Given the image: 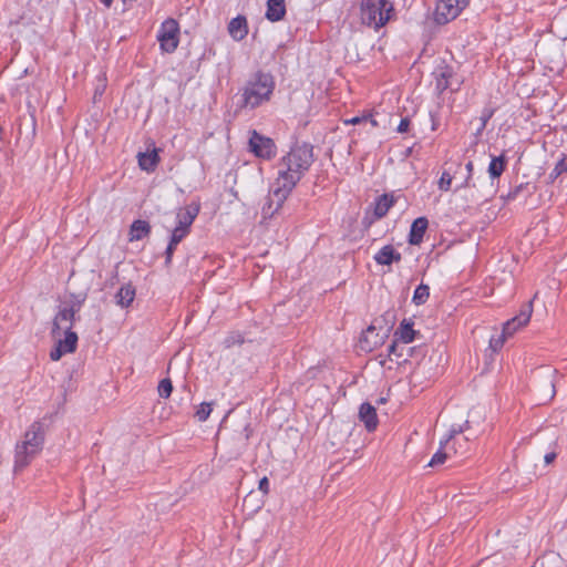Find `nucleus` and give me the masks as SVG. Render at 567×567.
Returning a JSON list of instances; mask_svg holds the SVG:
<instances>
[{
  "label": "nucleus",
  "mask_w": 567,
  "mask_h": 567,
  "mask_svg": "<svg viewBox=\"0 0 567 567\" xmlns=\"http://www.w3.org/2000/svg\"><path fill=\"white\" fill-rule=\"evenodd\" d=\"M313 162L312 147L308 144L293 146L278 163L276 184L284 193L292 192Z\"/></svg>",
  "instance_id": "nucleus-1"
},
{
  "label": "nucleus",
  "mask_w": 567,
  "mask_h": 567,
  "mask_svg": "<svg viewBox=\"0 0 567 567\" xmlns=\"http://www.w3.org/2000/svg\"><path fill=\"white\" fill-rule=\"evenodd\" d=\"M44 430L41 422H33L16 446L14 471H22L41 452Z\"/></svg>",
  "instance_id": "nucleus-2"
},
{
  "label": "nucleus",
  "mask_w": 567,
  "mask_h": 567,
  "mask_svg": "<svg viewBox=\"0 0 567 567\" xmlns=\"http://www.w3.org/2000/svg\"><path fill=\"white\" fill-rule=\"evenodd\" d=\"M275 89L274 78L268 73L258 72L249 80L244 89L245 106L255 109L269 101Z\"/></svg>",
  "instance_id": "nucleus-3"
},
{
  "label": "nucleus",
  "mask_w": 567,
  "mask_h": 567,
  "mask_svg": "<svg viewBox=\"0 0 567 567\" xmlns=\"http://www.w3.org/2000/svg\"><path fill=\"white\" fill-rule=\"evenodd\" d=\"M393 13L394 8L389 0H362L360 3L361 23L374 30L384 27Z\"/></svg>",
  "instance_id": "nucleus-4"
},
{
  "label": "nucleus",
  "mask_w": 567,
  "mask_h": 567,
  "mask_svg": "<svg viewBox=\"0 0 567 567\" xmlns=\"http://www.w3.org/2000/svg\"><path fill=\"white\" fill-rule=\"evenodd\" d=\"M81 301H65L59 307V311L56 312L53 319V338H58L59 336H61L62 331L72 330L75 320V315L81 310Z\"/></svg>",
  "instance_id": "nucleus-5"
},
{
  "label": "nucleus",
  "mask_w": 567,
  "mask_h": 567,
  "mask_svg": "<svg viewBox=\"0 0 567 567\" xmlns=\"http://www.w3.org/2000/svg\"><path fill=\"white\" fill-rule=\"evenodd\" d=\"M157 40L162 51L172 53L179 43V25L175 19H166L159 27Z\"/></svg>",
  "instance_id": "nucleus-6"
},
{
  "label": "nucleus",
  "mask_w": 567,
  "mask_h": 567,
  "mask_svg": "<svg viewBox=\"0 0 567 567\" xmlns=\"http://www.w3.org/2000/svg\"><path fill=\"white\" fill-rule=\"evenodd\" d=\"M248 145L249 151L256 157L269 161L276 156L277 147L275 142L255 130L250 132Z\"/></svg>",
  "instance_id": "nucleus-7"
},
{
  "label": "nucleus",
  "mask_w": 567,
  "mask_h": 567,
  "mask_svg": "<svg viewBox=\"0 0 567 567\" xmlns=\"http://www.w3.org/2000/svg\"><path fill=\"white\" fill-rule=\"evenodd\" d=\"M470 0H439L435 8V20L440 24L447 23L460 16L468 6Z\"/></svg>",
  "instance_id": "nucleus-8"
},
{
  "label": "nucleus",
  "mask_w": 567,
  "mask_h": 567,
  "mask_svg": "<svg viewBox=\"0 0 567 567\" xmlns=\"http://www.w3.org/2000/svg\"><path fill=\"white\" fill-rule=\"evenodd\" d=\"M291 192L284 193L282 186L274 184V187L261 209L262 219H270L277 214Z\"/></svg>",
  "instance_id": "nucleus-9"
},
{
  "label": "nucleus",
  "mask_w": 567,
  "mask_h": 567,
  "mask_svg": "<svg viewBox=\"0 0 567 567\" xmlns=\"http://www.w3.org/2000/svg\"><path fill=\"white\" fill-rule=\"evenodd\" d=\"M63 338L60 336L56 339V346L50 352V359L52 361H59L64 354L73 353L78 346V334L72 330L62 331Z\"/></svg>",
  "instance_id": "nucleus-10"
},
{
  "label": "nucleus",
  "mask_w": 567,
  "mask_h": 567,
  "mask_svg": "<svg viewBox=\"0 0 567 567\" xmlns=\"http://www.w3.org/2000/svg\"><path fill=\"white\" fill-rule=\"evenodd\" d=\"M532 312H533L532 302L524 305L517 316L507 320L504 323V326H503L504 333H507L512 337L518 329H520L522 327L526 326L529 322Z\"/></svg>",
  "instance_id": "nucleus-11"
},
{
  "label": "nucleus",
  "mask_w": 567,
  "mask_h": 567,
  "mask_svg": "<svg viewBox=\"0 0 567 567\" xmlns=\"http://www.w3.org/2000/svg\"><path fill=\"white\" fill-rule=\"evenodd\" d=\"M200 212L199 202H193L176 210V226L190 230V226Z\"/></svg>",
  "instance_id": "nucleus-12"
},
{
  "label": "nucleus",
  "mask_w": 567,
  "mask_h": 567,
  "mask_svg": "<svg viewBox=\"0 0 567 567\" xmlns=\"http://www.w3.org/2000/svg\"><path fill=\"white\" fill-rule=\"evenodd\" d=\"M436 79V89L441 92L452 89L453 91H457L461 86V82L456 81L455 86L453 83V71L449 66H440L434 72Z\"/></svg>",
  "instance_id": "nucleus-13"
},
{
  "label": "nucleus",
  "mask_w": 567,
  "mask_h": 567,
  "mask_svg": "<svg viewBox=\"0 0 567 567\" xmlns=\"http://www.w3.org/2000/svg\"><path fill=\"white\" fill-rule=\"evenodd\" d=\"M373 259L378 265L390 266L401 261L402 256L392 245H385L374 255Z\"/></svg>",
  "instance_id": "nucleus-14"
},
{
  "label": "nucleus",
  "mask_w": 567,
  "mask_h": 567,
  "mask_svg": "<svg viewBox=\"0 0 567 567\" xmlns=\"http://www.w3.org/2000/svg\"><path fill=\"white\" fill-rule=\"evenodd\" d=\"M228 33L235 41L244 40L248 34V23L244 16H237L228 23Z\"/></svg>",
  "instance_id": "nucleus-15"
},
{
  "label": "nucleus",
  "mask_w": 567,
  "mask_h": 567,
  "mask_svg": "<svg viewBox=\"0 0 567 567\" xmlns=\"http://www.w3.org/2000/svg\"><path fill=\"white\" fill-rule=\"evenodd\" d=\"M429 227V220L426 217L416 218L410 229L409 244L419 246L423 241V237Z\"/></svg>",
  "instance_id": "nucleus-16"
},
{
  "label": "nucleus",
  "mask_w": 567,
  "mask_h": 567,
  "mask_svg": "<svg viewBox=\"0 0 567 567\" xmlns=\"http://www.w3.org/2000/svg\"><path fill=\"white\" fill-rule=\"evenodd\" d=\"M359 417L364 423L365 429L372 432L378 426V415L374 406L370 403H362L359 410Z\"/></svg>",
  "instance_id": "nucleus-17"
},
{
  "label": "nucleus",
  "mask_w": 567,
  "mask_h": 567,
  "mask_svg": "<svg viewBox=\"0 0 567 567\" xmlns=\"http://www.w3.org/2000/svg\"><path fill=\"white\" fill-rule=\"evenodd\" d=\"M286 14V2L285 0H268L266 18L271 22L280 21Z\"/></svg>",
  "instance_id": "nucleus-18"
},
{
  "label": "nucleus",
  "mask_w": 567,
  "mask_h": 567,
  "mask_svg": "<svg viewBox=\"0 0 567 567\" xmlns=\"http://www.w3.org/2000/svg\"><path fill=\"white\" fill-rule=\"evenodd\" d=\"M159 163L158 150L153 148L151 152L138 154V166L145 172H154Z\"/></svg>",
  "instance_id": "nucleus-19"
},
{
  "label": "nucleus",
  "mask_w": 567,
  "mask_h": 567,
  "mask_svg": "<svg viewBox=\"0 0 567 567\" xmlns=\"http://www.w3.org/2000/svg\"><path fill=\"white\" fill-rule=\"evenodd\" d=\"M395 199L392 195L383 194L375 199L373 214L375 218H383L393 207Z\"/></svg>",
  "instance_id": "nucleus-20"
},
{
  "label": "nucleus",
  "mask_w": 567,
  "mask_h": 567,
  "mask_svg": "<svg viewBox=\"0 0 567 567\" xmlns=\"http://www.w3.org/2000/svg\"><path fill=\"white\" fill-rule=\"evenodd\" d=\"M151 234V225L146 220H134L130 228V241L141 240Z\"/></svg>",
  "instance_id": "nucleus-21"
},
{
  "label": "nucleus",
  "mask_w": 567,
  "mask_h": 567,
  "mask_svg": "<svg viewBox=\"0 0 567 567\" xmlns=\"http://www.w3.org/2000/svg\"><path fill=\"white\" fill-rule=\"evenodd\" d=\"M415 331L413 329V322L404 319L400 327L394 332V337L396 340L402 341L404 344H408L414 340Z\"/></svg>",
  "instance_id": "nucleus-22"
},
{
  "label": "nucleus",
  "mask_w": 567,
  "mask_h": 567,
  "mask_svg": "<svg viewBox=\"0 0 567 567\" xmlns=\"http://www.w3.org/2000/svg\"><path fill=\"white\" fill-rule=\"evenodd\" d=\"M116 303L122 308L128 307L135 298V288L131 285L122 286L115 295Z\"/></svg>",
  "instance_id": "nucleus-23"
},
{
  "label": "nucleus",
  "mask_w": 567,
  "mask_h": 567,
  "mask_svg": "<svg viewBox=\"0 0 567 567\" xmlns=\"http://www.w3.org/2000/svg\"><path fill=\"white\" fill-rule=\"evenodd\" d=\"M453 441L441 442V446L437 452L432 456L429 462V466H437L445 463V461L450 457V451L452 450Z\"/></svg>",
  "instance_id": "nucleus-24"
},
{
  "label": "nucleus",
  "mask_w": 567,
  "mask_h": 567,
  "mask_svg": "<svg viewBox=\"0 0 567 567\" xmlns=\"http://www.w3.org/2000/svg\"><path fill=\"white\" fill-rule=\"evenodd\" d=\"M505 167H506V157L504 154H502L499 156L492 157L487 172H488L491 178L494 179V178H498L503 174V172L505 171Z\"/></svg>",
  "instance_id": "nucleus-25"
},
{
  "label": "nucleus",
  "mask_w": 567,
  "mask_h": 567,
  "mask_svg": "<svg viewBox=\"0 0 567 567\" xmlns=\"http://www.w3.org/2000/svg\"><path fill=\"white\" fill-rule=\"evenodd\" d=\"M446 441H453L450 457L452 455H463L467 449V440L460 434H452Z\"/></svg>",
  "instance_id": "nucleus-26"
},
{
  "label": "nucleus",
  "mask_w": 567,
  "mask_h": 567,
  "mask_svg": "<svg viewBox=\"0 0 567 567\" xmlns=\"http://www.w3.org/2000/svg\"><path fill=\"white\" fill-rule=\"evenodd\" d=\"M430 297V289L426 285H420L416 287L413 293V302L415 305H423Z\"/></svg>",
  "instance_id": "nucleus-27"
},
{
  "label": "nucleus",
  "mask_w": 567,
  "mask_h": 567,
  "mask_svg": "<svg viewBox=\"0 0 567 567\" xmlns=\"http://www.w3.org/2000/svg\"><path fill=\"white\" fill-rule=\"evenodd\" d=\"M565 172H567V154H563L561 158H559V161L556 163L555 167L549 174V178L554 181Z\"/></svg>",
  "instance_id": "nucleus-28"
},
{
  "label": "nucleus",
  "mask_w": 567,
  "mask_h": 567,
  "mask_svg": "<svg viewBox=\"0 0 567 567\" xmlns=\"http://www.w3.org/2000/svg\"><path fill=\"white\" fill-rule=\"evenodd\" d=\"M508 337H511V336L507 333H504V330L499 334L492 336L489 339V348L494 352L499 351L503 348V346Z\"/></svg>",
  "instance_id": "nucleus-29"
},
{
  "label": "nucleus",
  "mask_w": 567,
  "mask_h": 567,
  "mask_svg": "<svg viewBox=\"0 0 567 567\" xmlns=\"http://www.w3.org/2000/svg\"><path fill=\"white\" fill-rule=\"evenodd\" d=\"M157 391L161 398H169L173 391L172 381L169 379H163L158 384Z\"/></svg>",
  "instance_id": "nucleus-30"
},
{
  "label": "nucleus",
  "mask_w": 567,
  "mask_h": 567,
  "mask_svg": "<svg viewBox=\"0 0 567 567\" xmlns=\"http://www.w3.org/2000/svg\"><path fill=\"white\" fill-rule=\"evenodd\" d=\"M212 411H213L212 403H207V402L202 403L196 411L197 420L200 422L206 421L209 417Z\"/></svg>",
  "instance_id": "nucleus-31"
},
{
  "label": "nucleus",
  "mask_w": 567,
  "mask_h": 567,
  "mask_svg": "<svg viewBox=\"0 0 567 567\" xmlns=\"http://www.w3.org/2000/svg\"><path fill=\"white\" fill-rule=\"evenodd\" d=\"M190 230L185 229L184 227L175 226V228L172 230L171 241L173 245H178L188 234Z\"/></svg>",
  "instance_id": "nucleus-32"
},
{
  "label": "nucleus",
  "mask_w": 567,
  "mask_h": 567,
  "mask_svg": "<svg viewBox=\"0 0 567 567\" xmlns=\"http://www.w3.org/2000/svg\"><path fill=\"white\" fill-rule=\"evenodd\" d=\"M452 181H453V178H452L451 174L447 172H443L442 176L439 181V188L443 192H447L451 188Z\"/></svg>",
  "instance_id": "nucleus-33"
},
{
  "label": "nucleus",
  "mask_w": 567,
  "mask_h": 567,
  "mask_svg": "<svg viewBox=\"0 0 567 567\" xmlns=\"http://www.w3.org/2000/svg\"><path fill=\"white\" fill-rule=\"evenodd\" d=\"M399 343L396 340H394L390 346H389V357L392 359V355H395L398 359L402 358L403 357V353H402V350H403V347H401V350L399 351Z\"/></svg>",
  "instance_id": "nucleus-34"
},
{
  "label": "nucleus",
  "mask_w": 567,
  "mask_h": 567,
  "mask_svg": "<svg viewBox=\"0 0 567 567\" xmlns=\"http://www.w3.org/2000/svg\"><path fill=\"white\" fill-rule=\"evenodd\" d=\"M465 168L467 171V176H466L464 183L462 184V187H470L472 175H473V169H474L473 162L470 161L468 163H466Z\"/></svg>",
  "instance_id": "nucleus-35"
},
{
  "label": "nucleus",
  "mask_w": 567,
  "mask_h": 567,
  "mask_svg": "<svg viewBox=\"0 0 567 567\" xmlns=\"http://www.w3.org/2000/svg\"><path fill=\"white\" fill-rule=\"evenodd\" d=\"M409 127H410V120H409V117H403V118H401L400 124L398 125L396 131L399 133H406L409 131Z\"/></svg>",
  "instance_id": "nucleus-36"
},
{
  "label": "nucleus",
  "mask_w": 567,
  "mask_h": 567,
  "mask_svg": "<svg viewBox=\"0 0 567 567\" xmlns=\"http://www.w3.org/2000/svg\"><path fill=\"white\" fill-rule=\"evenodd\" d=\"M176 247H177V245H173V243L169 240L168 246H167L166 251H165L166 262L167 264L171 262Z\"/></svg>",
  "instance_id": "nucleus-37"
},
{
  "label": "nucleus",
  "mask_w": 567,
  "mask_h": 567,
  "mask_svg": "<svg viewBox=\"0 0 567 567\" xmlns=\"http://www.w3.org/2000/svg\"><path fill=\"white\" fill-rule=\"evenodd\" d=\"M373 331H374V328H373V327H369V328L367 329V331L364 332V334H363L362 339L360 340V342H361V348H362L363 350H369V351H370V350H372L370 347L365 346V342H367V340H368V336H369V333H372Z\"/></svg>",
  "instance_id": "nucleus-38"
},
{
  "label": "nucleus",
  "mask_w": 567,
  "mask_h": 567,
  "mask_svg": "<svg viewBox=\"0 0 567 567\" xmlns=\"http://www.w3.org/2000/svg\"><path fill=\"white\" fill-rule=\"evenodd\" d=\"M258 488L260 492H262L265 495H267L269 493V481L268 478L265 476L262 477L260 481H259V485H258Z\"/></svg>",
  "instance_id": "nucleus-39"
},
{
  "label": "nucleus",
  "mask_w": 567,
  "mask_h": 567,
  "mask_svg": "<svg viewBox=\"0 0 567 567\" xmlns=\"http://www.w3.org/2000/svg\"><path fill=\"white\" fill-rule=\"evenodd\" d=\"M522 189H523V185H519V186L515 187L514 189L509 190V193L507 194V199H509V200L516 199Z\"/></svg>",
  "instance_id": "nucleus-40"
},
{
  "label": "nucleus",
  "mask_w": 567,
  "mask_h": 567,
  "mask_svg": "<svg viewBox=\"0 0 567 567\" xmlns=\"http://www.w3.org/2000/svg\"><path fill=\"white\" fill-rule=\"evenodd\" d=\"M522 189H523V185H519V186L515 187L514 189L509 190V193L507 194V199H509V200L516 199Z\"/></svg>",
  "instance_id": "nucleus-41"
},
{
  "label": "nucleus",
  "mask_w": 567,
  "mask_h": 567,
  "mask_svg": "<svg viewBox=\"0 0 567 567\" xmlns=\"http://www.w3.org/2000/svg\"><path fill=\"white\" fill-rule=\"evenodd\" d=\"M368 118L367 117H359V116H355V117H352L350 120H347L346 121V124H352V125H355V124H359L361 123L362 121H367Z\"/></svg>",
  "instance_id": "nucleus-42"
},
{
  "label": "nucleus",
  "mask_w": 567,
  "mask_h": 567,
  "mask_svg": "<svg viewBox=\"0 0 567 567\" xmlns=\"http://www.w3.org/2000/svg\"><path fill=\"white\" fill-rule=\"evenodd\" d=\"M555 458H556V453L550 452L545 455L544 461L548 465V464L553 463Z\"/></svg>",
  "instance_id": "nucleus-43"
},
{
  "label": "nucleus",
  "mask_w": 567,
  "mask_h": 567,
  "mask_svg": "<svg viewBox=\"0 0 567 567\" xmlns=\"http://www.w3.org/2000/svg\"><path fill=\"white\" fill-rule=\"evenodd\" d=\"M489 117H491V114L482 117V127H481V130H484V127L486 126V123L489 120Z\"/></svg>",
  "instance_id": "nucleus-44"
},
{
  "label": "nucleus",
  "mask_w": 567,
  "mask_h": 567,
  "mask_svg": "<svg viewBox=\"0 0 567 567\" xmlns=\"http://www.w3.org/2000/svg\"><path fill=\"white\" fill-rule=\"evenodd\" d=\"M370 122H371V124H372L373 126H375V125H377V122H375V120H373V118H370Z\"/></svg>",
  "instance_id": "nucleus-45"
}]
</instances>
